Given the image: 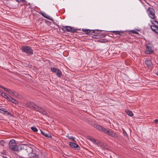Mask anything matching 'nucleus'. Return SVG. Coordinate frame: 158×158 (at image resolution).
I'll return each mask as SVG.
<instances>
[{
	"label": "nucleus",
	"instance_id": "nucleus-1",
	"mask_svg": "<svg viewBox=\"0 0 158 158\" xmlns=\"http://www.w3.org/2000/svg\"><path fill=\"white\" fill-rule=\"evenodd\" d=\"M25 105L27 107L32 109L35 110L42 113L44 115H46L47 114V112L45 110L38 106L33 102H27L26 103Z\"/></svg>",
	"mask_w": 158,
	"mask_h": 158
},
{
	"label": "nucleus",
	"instance_id": "nucleus-2",
	"mask_svg": "<svg viewBox=\"0 0 158 158\" xmlns=\"http://www.w3.org/2000/svg\"><path fill=\"white\" fill-rule=\"evenodd\" d=\"M9 148L14 151H17L18 150V147L15 142L14 139L10 140L9 143Z\"/></svg>",
	"mask_w": 158,
	"mask_h": 158
},
{
	"label": "nucleus",
	"instance_id": "nucleus-3",
	"mask_svg": "<svg viewBox=\"0 0 158 158\" xmlns=\"http://www.w3.org/2000/svg\"><path fill=\"white\" fill-rule=\"evenodd\" d=\"M21 50L22 51L27 55H31L33 54V51L31 47L24 46L22 47Z\"/></svg>",
	"mask_w": 158,
	"mask_h": 158
},
{
	"label": "nucleus",
	"instance_id": "nucleus-4",
	"mask_svg": "<svg viewBox=\"0 0 158 158\" xmlns=\"http://www.w3.org/2000/svg\"><path fill=\"white\" fill-rule=\"evenodd\" d=\"M94 127L98 129L99 131H102V132L105 133L106 134H108L110 130L105 128L103 127L102 126L98 124H95L94 125Z\"/></svg>",
	"mask_w": 158,
	"mask_h": 158
},
{
	"label": "nucleus",
	"instance_id": "nucleus-5",
	"mask_svg": "<svg viewBox=\"0 0 158 158\" xmlns=\"http://www.w3.org/2000/svg\"><path fill=\"white\" fill-rule=\"evenodd\" d=\"M148 13L151 18L152 19H154L155 17V11L153 8H149Z\"/></svg>",
	"mask_w": 158,
	"mask_h": 158
},
{
	"label": "nucleus",
	"instance_id": "nucleus-6",
	"mask_svg": "<svg viewBox=\"0 0 158 158\" xmlns=\"http://www.w3.org/2000/svg\"><path fill=\"white\" fill-rule=\"evenodd\" d=\"M0 113L3 114L6 116H11V114L8 112L5 108H0Z\"/></svg>",
	"mask_w": 158,
	"mask_h": 158
},
{
	"label": "nucleus",
	"instance_id": "nucleus-7",
	"mask_svg": "<svg viewBox=\"0 0 158 158\" xmlns=\"http://www.w3.org/2000/svg\"><path fill=\"white\" fill-rule=\"evenodd\" d=\"M98 146L100 147L102 149H107L108 147L107 145L105 143L100 141Z\"/></svg>",
	"mask_w": 158,
	"mask_h": 158
},
{
	"label": "nucleus",
	"instance_id": "nucleus-8",
	"mask_svg": "<svg viewBox=\"0 0 158 158\" xmlns=\"http://www.w3.org/2000/svg\"><path fill=\"white\" fill-rule=\"evenodd\" d=\"M40 13L45 18L51 21H53L52 18L50 17L45 12L42 11H41L40 12Z\"/></svg>",
	"mask_w": 158,
	"mask_h": 158
},
{
	"label": "nucleus",
	"instance_id": "nucleus-9",
	"mask_svg": "<svg viewBox=\"0 0 158 158\" xmlns=\"http://www.w3.org/2000/svg\"><path fill=\"white\" fill-rule=\"evenodd\" d=\"M69 144L70 146V147L74 149H78V148H79V145L73 142H69Z\"/></svg>",
	"mask_w": 158,
	"mask_h": 158
},
{
	"label": "nucleus",
	"instance_id": "nucleus-10",
	"mask_svg": "<svg viewBox=\"0 0 158 158\" xmlns=\"http://www.w3.org/2000/svg\"><path fill=\"white\" fill-rule=\"evenodd\" d=\"M151 29L155 32L158 34V26L154 24L150 26Z\"/></svg>",
	"mask_w": 158,
	"mask_h": 158
},
{
	"label": "nucleus",
	"instance_id": "nucleus-11",
	"mask_svg": "<svg viewBox=\"0 0 158 158\" xmlns=\"http://www.w3.org/2000/svg\"><path fill=\"white\" fill-rule=\"evenodd\" d=\"M4 90L8 92L11 96L14 97H16V96L15 95V94L13 91L8 89H4Z\"/></svg>",
	"mask_w": 158,
	"mask_h": 158
},
{
	"label": "nucleus",
	"instance_id": "nucleus-12",
	"mask_svg": "<svg viewBox=\"0 0 158 158\" xmlns=\"http://www.w3.org/2000/svg\"><path fill=\"white\" fill-rule=\"evenodd\" d=\"M153 52V50L152 49L150 46L146 45V50L145 53L147 54H150Z\"/></svg>",
	"mask_w": 158,
	"mask_h": 158
},
{
	"label": "nucleus",
	"instance_id": "nucleus-13",
	"mask_svg": "<svg viewBox=\"0 0 158 158\" xmlns=\"http://www.w3.org/2000/svg\"><path fill=\"white\" fill-rule=\"evenodd\" d=\"M145 63L148 67L151 66L152 65V62L149 59H147L145 61Z\"/></svg>",
	"mask_w": 158,
	"mask_h": 158
},
{
	"label": "nucleus",
	"instance_id": "nucleus-14",
	"mask_svg": "<svg viewBox=\"0 0 158 158\" xmlns=\"http://www.w3.org/2000/svg\"><path fill=\"white\" fill-rule=\"evenodd\" d=\"M41 133L45 137L47 138H50L51 137V135L49 134L46 133L42 131L41 130H40Z\"/></svg>",
	"mask_w": 158,
	"mask_h": 158
},
{
	"label": "nucleus",
	"instance_id": "nucleus-15",
	"mask_svg": "<svg viewBox=\"0 0 158 158\" xmlns=\"http://www.w3.org/2000/svg\"><path fill=\"white\" fill-rule=\"evenodd\" d=\"M90 140L94 144L97 145V146L98 145V144L100 142V141L96 140L93 138H91L90 139Z\"/></svg>",
	"mask_w": 158,
	"mask_h": 158
},
{
	"label": "nucleus",
	"instance_id": "nucleus-16",
	"mask_svg": "<svg viewBox=\"0 0 158 158\" xmlns=\"http://www.w3.org/2000/svg\"><path fill=\"white\" fill-rule=\"evenodd\" d=\"M65 29H66V30L67 31H68L69 32H75V30L72 29V28L69 26H66L65 27H64Z\"/></svg>",
	"mask_w": 158,
	"mask_h": 158
},
{
	"label": "nucleus",
	"instance_id": "nucleus-17",
	"mask_svg": "<svg viewBox=\"0 0 158 158\" xmlns=\"http://www.w3.org/2000/svg\"><path fill=\"white\" fill-rule=\"evenodd\" d=\"M8 101L11 102H12L15 104H17L18 103V102L17 100L12 98L11 97H10Z\"/></svg>",
	"mask_w": 158,
	"mask_h": 158
},
{
	"label": "nucleus",
	"instance_id": "nucleus-18",
	"mask_svg": "<svg viewBox=\"0 0 158 158\" xmlns=\"http://www.w3.org/2000/svg\"><path fill=\"white\" fill-rule=\"evenodd\" d=\"M1 95L3 97H4L5 98H6L7 100H8L10 97L8 96L5 93L2 92V94H1Z\"/></svg>",
	"mask_w": 158,
	"mask_h": 158
},
{
	"label": "nucleus",
	"instance_id": "nucleus-19",
	"mask_svg": "<svg viewBox=\"0 0 158 158\" xmlns=\"http://www.w3.org/2000/svg\"><path fill=\"white\" fill-rule=\"evenodd\" d=\"M56 73V75L58 77H60L61 76L62 72L59 69H58Z\"/></svg>",
	"mask_w": 158,
	"mask_h": 158
},
{
	"label": "nucleus",
	"instance_id": "nucleus-20",
	"mask_svg": "<svg viewBox=\"0 0 158 158\" xmlns=\"http://www.w3.org/2000/svg\"><path fill=\"white\" fill-rule=\"evenodd\" d=\"M114 133H115V132L114 131H112V130H111L110 129L109 132H108L107 135H109L112 137L114 135Z\"/></svg>",
	"mask_w": 158,
	"mask_h": 158
},
{
	"label": "nucleus",
	"instance_id": "nucleus-21",
	"mask_svg": "<svg viewBox=\"0 0 158 158\" xmlns=\"http://www.w3.org/2000/svg\"><path fill=\"white\" fill-rule=\"evenodd\" d=\"M114 133H115V132L114 131H112V130H111L110 129L109 132H108L107 135H109L112 137L114 135Z\"/></svg>",
	"mask_w": 158,
	"mask_h": 158
},
{
	"label": "nucleus",
	"instance_id": "nucleus-22",
	"mask_svg": "<svg viewBox=\"0 0 158 158\" xmlns=\"http://www.w3.org/2000/svg\"><path fill=\"white\" fill-rule=\"evenodd\" d=\"M66 137L69 138V139H70L72 140L73 141H75V138L73 137L72 136H70L69 135H68L66 136Z\"/></svg>",
	"mask_w": 158,
	"mask_h": 158
},
{
	"label": "nucleus",
	"instance_id": "nucleus-23",
	"mask_svg": "<svg viewBox=\"0 0 158 158\" xmlns=\"http://www.w3.org/2000/svg\"><path fill=\"white\" fill-rule=\"evenodd\" d=\"M127 114L128 115L131 116H133V114L131 110H128L127 111Z\"/></svg>",
	"mask_w": 158,
	"mask_h": 158
},
{
	"label": "nucleus",
	"instance_id": "nucleus-24",
	"mask_svg": "<svg viewBox=\"0 0 158 158\" xmlns=\"http://www.w3.org/2000/svg\"><path fill=\"white\" fill-rule=\"evenodd\" d=\"M84 31L87 34H89L91 32V31L89 29H85Z\"/></svg>",
	"mask_w": 158,
	"mask_h": 158
},
{
	"label": "nucleus",
	"instance_id": "nucleus-25",
	"mask_svg": "<svg viewBox=\"0 0 158 158\" xmlns=\"http://www.w3.org/2000/svg\"><path fill=\"white\" fill-rule=\"evenodd\" d=\"M112 32L113 33H115L116 34H118L120 35H121L122 33V32L118 31H113Z\"/></svg>",
	"mask_w": 158,
	"mask_h": 158
},
{
	"label": "nucleus",
	"instance_id": "nucleus-26",
	"mask_svg": "<svg viewBox=\"0 0 158 158\" xmlns=\"http://www.w3.org/2000/svg\"><path fill=\"white\" fill-rule=\"evenodd\" d=\"M31 129L33 131L35 132H37L38 131V129L35 127H31Z\"/></svg>",
	"mask_w": 158,
	"mask_h": 158
},
{
	"label": "nucleus",
	"instance_id": "nucleus-27",
	"mask_svg": "<svg viewBox=\"0 0 158 158\" xmlns=\"http://www.w3.org/2000/svg\"><path fill=\"white\" fill-rule=\"evenodd\" d=\"M58 69L55 68H52L51 69V70L53 72H56Z\"/></svg>",
	"mask_w": 158,
	"mask_h": 158
},
{
	"label": "nucleus",
	"instance_id": "nucleus-28",
	"mask_svg": "<svg viewBox=\"0 0 158 158\" xmlns=\"http://www.w3.org/2000/svg\"><path fill=\"white\" fill-rule=\"evenodd\" d=\"M112 137L114 138H118V135L117 133L115 132Z\"/></svg>",
	"mask_w": 158,
	"mask_h": 158
},
{
	"label": "nucleus",
	"instance_id": "nucleus-29",
	"mask_svg": "<svg viewBox=\"0 0 158 158\" xmlns=\"http://www.w3.org/2000/svg\"><path fill=\"white\" fill-rule=\"evenodd\" d=\"M154 122H155L156 124H158V119H155V120H154Z\"/></svg>",
	"mask_w": 158,
	"mask_h": 158
},
{
	"label": "nucleus",
	"instance_id": "nucleus-30",
	"mask_svg": "<svg viewBox=\"0 0 158 158\" xmlns=\"http://www.w3.org/2000/svg\"><path fill=\"white\" fill-rule=\"evenodd\" d=\"M123 134L124 136H127V132L126 131H124V130L123 131Z\"/></svg>",
	"mask_w": 158,
	"mask_h": 158
},
{
	"label": "nucleus",
	"instance_id": "nucleus-31",
	"mask_svg": "<svg viewBox=\"0 0 158 158\" xmlns=\"http://www.w3.org/2000/svg\"><path fill=\"white\" fill-rule=\"evenodd\" d=\"M131 31L133 33H135V34H138V32L134 30H132Z\"/></svg>",
	"mask_w": 158,
	"mask_h": 158
},
{
	"label": "nucleus",
	"instance_id": "nucleus-32",
	"mask_svg": "<svg viewBox=\"0 0 158 158\" xmlns=\"http://www.w3.org/2000/svg\"><path fill=\"white\" fill-rule=\"evenodd\" d=\"M32 155L33 157H35L36 156H37V155L35 153H32Z\"/></svg>",
	"mask_w": 158,
	"mask_h": 158
},
{
	"label": "nucleus",
	"instance_id": "nucleus-33",
	"mask_svg": "<svg viewBox=\"0 0 158 158\" xmlns=\"http://www.w3.org/2000/svg\"><path fill=\"white\" fill-rule=\"evenodd\" d=\"M17 1L19 2H23L25 1L24 0H17Z\"/></svg>",
	"mask_w": 158,
	"mask_h": 158
},
{
	"label": "nucleus",
	"instance_id": "nucleus-34",
	"mask_svg": "<svg viewBox=\"0 0 158 158\" xmlns=\"http://www.w3.org/2000/svg\"><path fill=\"white\" fill-rule=\"evenodd\" d=\"M0 87L2 88V89H3L4 90V89H6V88H5L4 87L2 86L1 85H0Z\"/></svg>",
	"mask_w": 158,
	"mask_h": 158
},
{
	"label": "nucleus",
	"instance_id": "nucleus-35",
	"mask_svg": "<svg viewBox=\"0 0 158 158\" xmlns=\"http://www.w3.org/2000/svg\"><path fill=\"white\" fill-rule=\"evenodd\" d=\"M105 36V35L104 34H102L101 35V37H104Z\"/></svg>",
	"mask_w": 158,
	"mask_h": 158
},
{
	"label": "nucleus",
	"instance_id": "nucleus-36",
	"mask_svg": "<svg viewBox=\"0 0 158 158\" xmlns=\"http://www.w3.org/2000/svg\"><path fill=\"white\" fill-rule=\"evenodd\" d=\"M0 143H1V144L2 145V146H4V143H1V142Z\"/></svg>",
	"mask_w": 158,
	"mask_h": 158
},
{
	"label": "nucleus",
	"instance_id": "nucleus-37",
	"mask_svg": "<svg viewBox=\"0 0 158 158\" xmlns=\"http://www.w3.org/2000/svg\"><path fill=\"white\" fill-rule=\"evenodd\" d=\"M2 157L3 158H8L7 157L4 156H2Z\"/></svg>",
	"mask_w": 158,
	"mask_h": 158
},
{
	"label": "nucleus",
	"instance_id": "nucleus-38",
	"mask_svg": "<svg viewBox=\"0 0 158 158\" xmlns=\"http://www.w3.org/2000/svg\"><path fill=\"white\" fill-rule=\"evenodd\" d=\"M2 92H2L1 91V90H0V95H1V94H2Z\"/></svg>",
	"mask_w": 158,
	"mask_h": 158
},
{
	"label": "nucleus",
	"instance_id": "nucleus-39",
	"mask_svg": "<svg viewBox=\"0 0 158 158\" xmlns=\"http://www.w3.org/2000/svg\"><path fill=\"white\" fill-rule=\"evenodd\" d=\"M154 21L155 23H156L157 24H158V23L157 22V21Z\"/></svg>",
	"mask_w": 158,
	"mask_h": 158
},
{
	"label": "nucleus",
	"instance_id": "nucleus-40",
	"mask_svg": "<svg viewBox=\"0 0 158 158\" xmlns=\"http://www.w3.org/2000/svg\"><path fill=\"white\" fill-rule=\"evenodd\" d=\"M157 75L158 76V71H157Z\"/></svg>",
	"mask_w": 158,
	"mask_h": 158
}]
</instances>
